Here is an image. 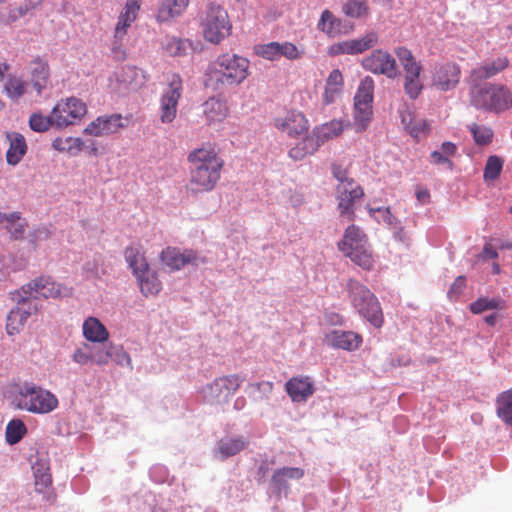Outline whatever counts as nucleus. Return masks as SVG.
Listing matches in <instances>:
<instances>
[{
	"instance_id": "obj_1",
	"label": "nucleus",
	"mask_w": 512,
	"mask_h": 512,
	"mask_svg": "<svg viewBox=\"0 0 512 512\" xmlns=\"http://www.w3.org/2000/svg\"><path fill=\"white\" fill-rule=\"evenodd\" d=\"M189 181L187 191L192 194L212 191L220 180L223 159L213 145L193 149L187 156Z\"/></svg>"
},
{
	"instance_id": "obj_2",
	"label": "nucleus",
	"mask_w": 512,
	"mask_h": 512,
	"mask_svg": "<svg viewBox=\"0 0 512 512\" xmlns=\"http://www.w3.org/2000/svg\"><path fill=\"white\" fill-rule=\"evenodd\" d=\"M250 75V61L237 54L218 56L207 68L206 86L214 90L226 86H238Z\"/></svg>"
},
{
	"instance_id": "obj_3",
	"label": "nucleus",
	"mask_w": 512,
	"mask_h": 512,
	"mask_svg": "<svg viewBox=\"0 0 512 512\" xmlns=\"http://www.w3.org/2000/svg\"><path fill=\"white\" fill-rule=\"evenodd\" d=\"M11 404L15 409L33 414H47L58 407V399L49 390L25 381L15 386L11 395Z\"/></svg>"
},
{
	"instance_id": "obj_4",
	"label": "nucleus",
	"mask_w": 512,
	"mask_h": 512,
	"mask_svg": "<svg viewBox=\"0 0 512 512\" xmlns=\"http://www.w3.org/2000/svg\"><path fill=\"white\" fill-rule=\"evenodd\" d=\"M469 95L470 103L478 109L502 112L512 106V92L502 84H473Z\"/></svg>"
},
{
	"instance_id": "obj_5",
	"label": "nucleus",
	"mask_w": 512,
	"mask_h": 512,
	"mask_svg": "<svg viewBox=\"0 0 512 512\" xmlns=\"http://www.w3.org/2000/svg\"><path fill=\"white\" fill-rule=\"evenodd\" d=\"M347 290L350 300L359 314L374 327L380 328L384 318L380 303L374 294L365 285L354 279L347 282Z\"/></svg>"
},
{
	"instance_id": "obj_6",
	"label": "nucleus",
	"mask_w": 512,
	"mask_h": 512,
	"mask_svg": "<svg viewBox=\"0 0 512 512\" xmlns=\"http://www.w3.org/2000/svg\"><path fill=\"white\" fill-rule=\"evenodd\" d=\"M201 28L206 41L219 44L230 36L232 23L222 6L210 3L201 19Z\"/></svg>"
},
{
	"instance_id": "obj_7",
	"label": "nucleus",
	"mask_w": 512,
	"mask_h": 512,
	"mask_svg": "<svg viewBox=\"0 0 512 512\" xmlns=\"http://www.w3.org/2000/svg\"><path fill=\"white\" fill-rule=\"evenodd\" d=\"M395 54L405 71L403 83L405 94L410 99L415 100L419 97L424 88L423 83L420 80L422 66L416 61L411 51L406 47L396 48Z\"/></svg>"
},
{
	"instance_id": "obj_8",
	"label": "nucleus",
	"mask_w": 512,
	"mask_h": 512,
	"mask_svg": "<svg viewBox=\"0 0 512 512\" xmlns=\"http://www.w3.org/2000/svg\"><path fill=\"white\" fill-rule=\"evenodd\" d=\"M183 93V81L179 74L173 73L167 77V85L160 97V121L163 124L172 123L177 116L178 102Z\"/></svg>"
},
{
	"instance_id": "obj_9",
	"label": "nucleus",
	"mask_w": 512,
	"mask_h": 512,
	"mask_svg": "<svg viewBox=\"0 0 512 512\" xmlns=\"http://www.w3.org/2000/svg\"><path fill=\"white\" fill-rule=\"evenodd\" d=\"M52 126L65 128L74 125L87 112L84 102L75 97L60 100L52 109Z\"/></svg>"
},
{
	"instance_id": "obj_10",
	"label": "nucleus",
	"mask_w": 512,
	"mask_h": 512,
	"mask_svg": "<svg viewBox=\"0 0 512 512\" xmlns=\"http://www.w3.org/2000/svg\"><path fill=\"white\" fill-rule=\"evenodd\" d=\"M362 67L376 75H384L389 79H394L398 74V68L395 58L382 49H376L370 55L363 58Z\"/></svg>"
},
{
	"instance_id": "obj_11",
	"label": "nucleus",
	"mask_w": 512,
	"mask_h": 512,
	"mask_svg": "<svg viewBox=\"0 0 512 512\" xmlns=\"http://www.w3.org/2000/svg\"><path fill=\"white\" fill-rule=\"evenodd\" d=\"M363 196V188L357 182L337 186L338 211L342 221L349 222L354 220L355 202Z\"/></svg>"
},
{
	"instance_id": "obj_12",
	"label": "nucleus",
	"mask_w": 512,
	"mask_h": 512,
	"mask_svg": "<svg viewBox=\"0 0 512 512\" xmlns=\"http://www.w3.org/2000/svg\"><path fill=\"white\" fill-rule=\"evenodd\" d=\"M21 293L28 301L31 299L57 298L62 295V286L49 276H40L27 285L22 286Z\"/></svg>"
},
{
	"instance_id": "obj_13",
	"label": "nucleus",
	"mask_w": 512,
	"mask_h": 512,
	"mask_svg": "<svg viewBox=\"0 0 512 512\" xmlns=\"http://www.w3.org/2000/svg\"><path fill=\"white\" fill-rule=\"evenodd\" d=\"M161 262L164 266L169 268L170 271H177L186 265H198L199 261L202 263L204 259H201L197 252L192 249L181 250L176 247H167L161 252Z\"/></svg>"
},
{
	"instance_id": "obj_14",
	"label": "nucleus",
	"mask_w": 512,
	"mask_h": 512,
	"mask_svg": "<svg viewBox=\"0 0 512 512\" xmlns=\"http://www.w3.org/2000/svg\"><path fill=\"white\" fill-rule=\"evenodd\" d=\"M242 383L243 379L237 374L216 378L208 387L210 397L218 404L227 403Z\"/></svg>"
},
{
	"instance_id": "obj_15",
	"label": "nucleus",
	"mask_w": 512,
	"mask_h": 512,
	"mask_svg": "<svg viewBox=\"0 0 512 512\" xmlns=\"http://www.w3.org/2000/svg\"><path fill=\"white\" fill-rule=\"evenodd\" d=\"M275 127L291 138H298L308 132L309 121L302 112L291 110L284 117L275 119Z\"/></svg>"
},
{
	"instance_id": "obj_16",
	"label": "nucleus",
	"mask_w": 512,
	"mask_h": 512,
	"mask_svg": "<svg viewBox=\"0 0 512 512\" xmlns=\"http://www.w3.org/2000/svg\"><path fill=\"white\" fill-rule=\"evenodd\" d=\"M461 69L458 64L447 62L438 66L433 74L432 83L441 91H449L458 85Z\"/></svg>"
},
{
	"instance_id": "obj_17",
	"label": "nucleus",
	"mask_w": 512,
	"mask_h": 512,
	"mask_svg": "<svg viewBox=\"0 0 512 512\" xmlns=\"http://www.w3.org/2000/svg\"><path fill=\"white\" fill-rule=\"evenodd\" d=\"M36 310V306L32 305L31 301H28L24 296H22L18 306L12 309L7 315V333L9 335L19 333L23 329L27 319L32 315V313L36 312Z\"/></svg>"
},
{
	"instance_id": "obj_18",
	"label": "nucleus",
	"mask_w": 512,
	"mask_h": 512,
	"mask_svg": "<svg viewBox=\"0 0 512 512\" xmlns=\"http://www.w3.org/2000/svg\"><path fill=\"white\" fill-rule=\"evenodd\" d=\"M124 127L122 117L118 114L110 116H100L93 120L84 129V133L94 137H103L117 133Z\"/></svg>"
},
{
	"instance_id": "obj_19",
	"label": "nucleus",
	"mask_w": 512,
	"mask_h": 512,
	"mask_svg": "<svg viewBox=\"0 0 512 512\" xmlns=\"http://www.w3.org/2000/svg\"><path fill=\"white\" fill-rule=\"evenodd\" d=\"M324 342L335 349L354 351L362 344V337L353 331L333 330L325 335Z\"/></svg>"
},
{
	"instance_id": "obj_20",
	"label": "nucleus",
	"mask_w": 512,
	"mask_h": 512,
	"mask_svg": "<svg viewBox=\"0 0 512 512\" xmlns=\"http://www.w3.org/2000/svg\"><path fill=\"white\" fill-rule=\"evenodd\" d=\"M317 29L329 38H335L352 31L353 25L348 27L343 19L336 17L329 9H325L318 20Z\"/></svg>"
},
{
	"instance_id": "obj_21",
	"label": "nucleus",
	"mask_w": 512,
	"mask_h": 512,
	"mask_svg": "<svg viewBox=\"0 0 512 512\" xmlns=\"http://www.w3.org/2000/svg\"><path fill=\"white\" fill-rule=\"evenodd\" d=\"M285 390L293 402H305L313 395L314 384L309 376H295L285 384Z\"/></svg>"
},
{
	"instance_id": "obj_22",
	"label": "nucleus",
	"mask_w": 512,
	"mask_h": 512,
	"mask_svg": "<svg viewBox=\"0 0 512 512\" xmlns=\"http://www.w3.org/2000/svg\"><path fill=\"white\" fill-rule=\"evenodd\" d=\"M508 65L509 60L505 56H501L492 61L485 62L483 65L472 69L468 78V82L471 86L473 84H481V81L500 73L505 68H507Z\"/></svg>"
},
{
	"instance_id": "obj_23",
	"label": "nucleus",
	"mask_w": 512,
	"mask_h": 512,
	"mask_svg": "<svg viewBox=\"0 0 512 512\" xmlns=\"http://www.w3.org/2000/svg\"><path fill=\"white\" fill-rule=\"evenodd\" d=\"M203 115L208 125H216L223 122L230 113L226 100L211 97L202 105Z\"/></svg>"
},
{
	"instance_id": "obj_24",
	"label": "nucleus",
	"mask_w": 512,
	"mask_h": 512,
	"mask_svg": "<svg viewBox=\"0 0 512 512\" xmlns=\"http://www.w3.org/2000/svg\"><path fill=\"white\" fill-rule=\"evenodd\" d=\"M6 139L9 143V148L6 152V162L11 166H16L21 162L27 153V143L24 136L18 132H6Z\"/></svg>"
},
{
	"instance_id": "obj_25",
	"label": "nucleus",
	"mask_w": 512,
	"mask_h": 512,
	"mask_svg": "<svg viewBox=\"0 0 512 512\" xmlns=\"http://www.w3.org/2000/svg\"><path fill=\"white\" fill-rule=\"evenodd\" d=\"M366 246H368L366 235L358 226H348L343 239L338 243V248L344 255Z\"/></svg>"
},
{
	"instance_id": "obj_26",
	"label": "nucleus",
	"mask_w": 512,
	"mask_h": 512,
	"mask_svg": "<svg viewBox=\"0 0 512 512\" xmlns=\"http://www.w3.org/2000/svg\"><path fill=\"white\" fill-rule=\"evenodd\" d=\"M49 65L37 57L30 63V81L33 88L40 94L49 84Z\"/></svg>"
},
{
	"instance_id": "obj_27",
	"label": "nucleus",
	"mask_w": 512,
	"mask_h": 512,
	"mask_svg": "<svg viewBox=\"0 0 512 512\" xmlns=\"http://www.w3.org/2000/svg\"><path fill=\"white\" fill-rule=\"evenodd\" d=\"M320 146V141L312 131L289 150L288 156L293 161H302L306 157L313 155Z\"/></svg>"
},
{
	"instance_id": "obj_28",
	"label": "nucleus",
	"mask_w": 512,
	"mask_h": 512,
	"mask_svg": "<svg viewBox=\"0 0 512 512\" xmlns=\"http://www.w3.org/2000/svg\"><path fill=\"white\" fill-rule=\"evenodd\" d=\"M305 472L299 467H283L274 471L271 484L274 491L280 494L288 488V480H299L304 476Z\"/></svg>"
},
{
	"instance_id": "obj_29",
	"label": "nucleus",
	"mask_w": 512,
	"mask_h": 512,
	"mask_svg": "<svg viewBox=\"0 0 512 512\" xmlns=\"http://www.w3.org/2000/svg\"><path fill=\"white\" fill-rule=\"evenodd\" d=\"M84 338L91 343H104L109 339V331L96 317H88L82 325Z\"/></svg>"
},
{
	"instance_id": "obj_30",
	"label": "nucleus",
	"mask_w": 512,
	"mask_h": 512,
	"mask_svg": "<svg viewBox=\"0 0 512 512\" xmlns=\"http://www.w3.org/2000/svg\"><path fill=\"white\" fill-rule=\"evenodd\" d=\"M344 86V79L339 69L332 70L325 82L323 103L330 105L340 96Z\"/></svg>"
},
{
	"instance_id": "obj_31",
	"label": "nucleus",
	"mask_w": 512,
	"mask_h": 512,
	"mask_svg": "<svg viewBox=\"0 0 512 512\" xmlns=\"http://www.w3.org/2000/svg\"><path fill=\"white\" fill-rule=\"evenodd\" d=\"M125 260L134 276L148 273L149 264L140 245H130L124 252Z\"/></svg>"
},
{
	"instance_id": "obj_32",
	"label": "nucleus",
	"mask_w": 512,
	"mask_h": 512,
	"mask_svg": "<svg viewBox=\"0 0 512 512\" xmlns=\"http://www.w3.org/2000/svg\"><path fill=\"white\" fill-rule=\"evenodd\" d=\"M190 0H163L157 12V21L169 22L179 17L188 7Z\"/></svg>"
},
{
	"instance_id": "obj_33",
	"label": "nucleus",
	"mask_w": 512,
	"mask_h": 512,
	"mask_svg": "<svg viewBox=\"0 0 512 512\" xmlns=\"http://www.w3.org/2000/svg\"><path fill=\"white\" fill-rule=\"evenodd\" d=\"M118 82L128 90L137 91L145 85L146 78L141 70L134 66H125L117 75Z\"/></svg>"
},
{
	"instance_id": "obj_34",
	"label": "nucleus",
	"mask_w": 512,
	"mask_h": 512,
	"mask_svg": "<svg viewBox=\"0 0 512 512\" xmlns=\"http://www.w3.org/2000/svg\"><path fill=\"white\" fill-rule=\"evenodd\" d=\"M405 130L415 139L427 137L430 132L429 123L423 119L416 117L411 112H405L401 116Z\"/></svg>"
},
{
	"instance_id": "obj_35",
	"label": "nucleus",
	"mask_w": 512,
	"mask_h": 512,
	"mask_svg": "<svg viewBox=\"0 0 512 512\" xmlns=\"http://www.w3.org/2000/svg\"><path fill=\"white\" fill-rule=\"evenodd\" d=\"M165 52L172 57H182L195 50L194 44L189 39L176 36H167L162 43Z\"/></svg>"
},
{
	"instance_id": "obj_36",
	"label": "nucleus",
	"mask_w": 512,
	"mask_h": 512,
	"mask_svg": "<svg viewBox=\"0 0 512 512\" xmlns=\"http://www.w3.org/2000/svg\"><path fill=\"white\" fill-rule=\"evenodd\" d=\"M274 390L271 381L249 383L245 389L248 398L254 403L268 402Z\"/></svg>"
},
{
	"instance_id": "obj_37",
	"label": "nucleus",
	"mask_w": 512,
	"mask_h": 512,
	"mask_svg": "<svg viewBox=\"0 0 512 512\" xmlns=\"http://www.w3.org/2000/svg\"><path fill=\"white\" fill-rule=\"evenodd\" d=\"M378 39L379 38L377 33L374 31H370L360 38L346 40L347 54H361L376 46V44L378 43Z\"/></svg>"
},
{
	"instance_id": "obj_38",
	"label": "nucleus",
	"mask_w": 512,
	"mask_h": 512,
	"mask_svg": "<svg viewBox=\"0 0 512 512\" xmlns=\"http://www.w3.org/2000/svg\"><path fill=\"white\" fill-rule=\"evenodd\" d=\"M135 277L138 281L140 291L145 297L156 296L162 289V284L157 274L151 271L150 268H148V273L145 272Z\"/></svg>"
},
{
	"instance_id": "obj_39",
	"label": "nucleus",
	"mask_w": 512,
	"mask_h": 512,
	"mask_svg": "<svg viewBox=\"0 0 512 512\" xmlns=\"http://www.w3.org/2000/svg\"><path fill=\"white\" fill-rule=\"evenodd\" d=\"M344 130V124L341 120L333 119L320 126H316L312 131L323 145L329 139L338 137Z\"/></svg>"
},
{
	"instance_id": "obj_40",
	"label": "nucleus",
	"mask_w": 512,
	"mask_h": 512,
	"mask_svg": "<svg viewBox=\"0 0 512 512\" xmlns=\"http://www.w3.org/2000/svg\"><path fill=\"white\" fill-rule=\"evenodd\" d=\"M496 414L505 424L512 426V388L497 396Z\"/></svg>"
},
{
	"instance_id": "obj_41",
	"label": "nucleus",
	"mask_w": 512,
	"mask_h": 512,
	"mask_svg": "<svg viewBox=\"0 0 512 512\" xmlns=\"http://www.w3.org/2000/svg\"><path fill=\"white\" fill-rule=\"evenodd\" d=\"M342 13L352 19H365L370 14V7L365 0H347L341 6Z\"/></svg>"
},
{
	"instance_id": "obj_42",
	"label": "nucleus",
	"mask_w": 512,
	"mask_h": 512,
	"mask_svg": "<svg viewBox=\"0 0 512 512\" xmlns=\"http://www.w3.org/2000/svg\"><path fill=\"white\" fill-rule=\"evenodd\" d=\"M247 447V441L239 436L236 438H223L218 442L217 450L222 458L232 457Z\"/></svg>"
},
{
	"instance_id": "obj_43",
	"label": "nucleus",
	"mask_w": 512,
	"mask_h": 512,
	"mask_svg": "<svg viewBox=\"0 0 512 512\" xmlns=\"http://www.w3.org/2000/svg\"><path fill=\"white\" fill-rule=\"evenodd\" d=\"M84 142L80 138L57 137L52 142V148L59 152H66L70 155H77L82 151Z\"/></svg>"
},
{
	"instance_id": "obj_44",
	"label": "nucleus",
	"mask_w": 512,
	"mask_h": 512,
	"mask_svg": "<svg viewBox=\"0 0 512 512\" xmlns=\"http://www.w3.org/2000/svg\"><path fill=\"white\" fill-rule=\"evenodd\" d=\"M373 116L372 105H361L354 103V126L356 131L363 132L369 126Z\"/></svg>"
},
{
	"instance_id": "obj_45",
	"label": "nucleus",
	"mask_w": 512,
	"mask_h": 512,
	"mask_svg": "<svg viewBox=\"0 0 512 512\" xmlns=\"http://www.w3.org/2000/svg\"><path fill=\"white\" fill-rule=\"evenodd\" d=\"M27 82L21 77L9 76L4 84V92L13 101L19 100L27 91Z\"/></svg>"
},
{
	"instance_id": "obj_46",
	"label": "nucleus",
	"mask_w": 512,
	"mask_h": 512,
	"mask_svg": "<svg viewBox=\"0 0 512 512\" xmlns=\"http://www.w3.org/2000/svg\"><path fill=\"white\" fill-rule=\"evenodd\" d=\"M374 94V80L370 76L364 77L357 89L354 103L361 105H372Z\"/></svg>"
},
{
	"instance_id": "obj_47",
	"label": "nucleus",
	"mask_w": 512,
	"mask_h": 512,
	"mask_svg": "<svg viewBox=\"0 0 512 512\" xmlns=\"http://www.w3.org/2000/svg\"><path fill=\"white\" fill-rule=\"evenodd\" d=\"M504 307V301L500 298L479 297L469 305L473 314H481L487 310H500Z\"/></svg>"
},
{
	"instance_id": "obj_48",
	"label": "nucleus",
	"mask_w": 512,
	"mask_h": 512,
	"mask_svg": "<svg viewBox=\"0 0 512 512\" xmlns=\"http://www.w3.org/2000/svg\"><path fill=\"white\" fill-rule=\"evenodd\" d=\"M26 433L27 428L24 422L20 419H13L6 426V442L10 445L17 444Z\"/></svg>"
},
{
	"instance_id": "obj_49",
	"label": "nucleus",
	"mask_w": 512,
	"mask_h": 512,
	"mask_svg": "<svg viewBox=\"0 0 512 512\" xmlns=\"http://www.w3.org/2000/svg\"><path fill=\"white\" fill-rule=\"evenodd\" d=\"M345 256L350 258V260L353 263H355L356 265H358L359 267H361L364 270L370 271L374 267L375 261H374L372 252L368 246H366L360 250L353 251Z\"/></svg>"
},
{
	"instance_id": "obj_50",
	"label": "nucleus",
	"mask_w": 512,
	"mask_h": 512,
	"mask_svg": "<svg viewBox=\"0 0 512 512\" xmlns=\"http://www.w3.org/2000/svg\"><path fill=\"white\" fill-rule=\"evenodd\" d=\"M503 168V160L496 155L489 156L483 173L484 180L487 181H494L496 180L502 171Z\"/></svg>"
},
{
	"instance_id": "obj_51",
	"label": "nucleus",
	"mask_w": 512,
	"mask_h": 512,
	"mask_svg": "<svg viewBox=\"0 0 512 512\" xmlns=\"http://www.w3.org/2000/svg\"><path fill=\"white\" fill-rule=\"evenodd\" d=\"M303 52L292 42H277V60L284 57L290 61L300 59Z\"/></svg>"
},
{
	"instance_id": "obj_52",
	"label": "nucleus",
	"mask_w": 512,
	"mask_h": 512,
	"mask_svg": "<svg viewBox=\"0 0 512 512\" xmlns=\"http://www.w3.org/2000/svg\"><path fill=\"white\" fill-rule=\"evenodd\" d=\"M468 129L477 144L487 145L492 141L493 131L490 128L472 123L468 126Z\"/></svg>"
},
{
	"instance_id": "obj_53",
	"label": "nucleus",
	"mask_w": 512,
	"mask_h": 512,
	"mask_svg": "<svg viewBox=\"0 0 512 512\" xmlns=\"http://www.w3.org/2000/svg\"><path fill=\"white\" fill-rule=\"evenodd\" d=\"M111 360L118 366H127L130 370L133 369L132 359L125 351L122 345H115L110 343Z\"/></svg>"
},
{
	"instance_id": "obj_54",
	"label": "nucleus",
	"mask_w": 512,
	"mask_h": 512,
	"mask_svg": "<svg viewBox=\"0 0 512 512\" xmlns=\"http://www.w3.org/2000/svg\"><path fill=\"white\" fill-rule=\"evenodd\" d=\"M29 126L35 132H45L52 126V112L49 116L33 113L29 119Z\"/></svg>"
},
{
	"instance_id": "obj_55",
	"label": "nucleus",
	"mask_w": 512,
	"mask_h": 512,
	"mask_svg": "<svg viewBox=\"0 0 512 512\" xmlns=\"http://www.w3.org/2000/svg\"><path fill=\"white\" fill-rule=\"evenodd\" d=\"M254 53L269 61L277 60V41L255 45Z\"/></svg>"
},
{
	"instance_id": "obj_56",
	"label": "nucleus",
	"mask_w": 512,
	"mask_h": 512,
	"mask_svg": "<svg viewBox=\"0 0 512 512\" xmlns=\"http://www.w3.org/2000/svg\"><path fill=\"white\" fill-rule=\"evenodd\" d=\"M92 363L98 366H106L111 361L110 344L103 347L91 346Z\"/></svg>"
},
{
	"instance_id": "obj_57",
	"label": "nucleus",
	"mask_w": 512,
	"mask_h": 512,
	"mask_svg": "<svg viewBox=\"0 0 512 512\" xmlns=\"http://www.w3.org/2000/svg\"><path fill=\"white\" fill-rule=\"evenodd\" d=\"M72 360L82 366L92 363L91 345L88 343H82L81 346L74 350Z\"/></svg>"
},
{
	"instance_id": "obj_58",
	"label": "nucleus",
	"mask_w": 512,
	"mask_h": 512,
	"mask_svg": "<svg viewBox=\"0 0 512 512\" xmlns=\"http://www.w3.org/2000/svg\"><path fill=\"white\" fill-rule=\"evenodd\" d=\"M369 213L372 219L376 222H384L387 224H391L392 222V214L390 212L389 207H378V208H369Z\"/></svg>"
},
{
	"instance_id": "obj_59",
	"label": "nucleus",
	"mask_w": 512,
	"mask_h": 512,
	"mask_svg": "<svg viewBox=\"0 0 512 512\" xmlns=\"http://www.w3.org/2000/svg\"><path fill=\"white\" fill-rule=\"evenodd\" d=\"M140 2L141 0H127L124 10L120 14L122 18H125L133 23L140 9Z\"/></svg>"
},
{
	"instance_id": "obj_60",
	"label": "nucleus",
	"mask_w": 512,
	"mask_h": 512,
	"mask_svg": "<svg viewBox=\"0 0 512 512\" xmlns=\"http://www.w3.org/2000/svg\"><path fill=\"white\" fill-rule=\"evenodd\" d=\"M466 287V278L464 276H458L448 291V297L450 300H457L463 293Z\"/></svg>"
},
{
	"instance_id": "obj_61",
	"label": "nucleus",
	"mask_w": 512,
	"mask_h": 512,
	"mask_svg": "<svg viewBox=\"0 0 512 512\" xmlns=\"http://www.w3.org/2000/svg\"><path fill=\"white\" fill-rule=\"evenodd\" d=\"M332 175L339 181L338 185H344L350 182H356L354 179L348 177L347 169L341 165L333 164L331 167Z\"/></svg>"
},
{
	"instance_id": "obj_62",
	"label": "nucleus",
	"mask_w": 512,
	"mask_h": 512,
	"mask_svg": "<svg viewBox=\"0 0 512 512\" xmlns=\"http://www.w3.org/2000/svg\"><path fill=\"white\" fill-rule=\"evenodd\" d=\"M52 482L51 475L49 473H35V487L39 492H43Z\"/></svg>"
},
{
	"instance_id": "obj_63",
	"label": "nucleus",
	"mask_w": 512,
	"mask_h": 512,
	"mask_svg": "<svg viewBox=\"0 0 512 512\" xmlns=\"http://www.w3.org/2000/svg\"><path fill=\"white\" fill-rule=\"evenodd\" d=\"M415 196L417 201L422 205L429 204L431 201L430 191L422 185H416Z\"/></svg>"
},
{
	"instance_id": "obj_64",
	"label": "nucleus",
	"mask_w": 512,
	"mask_h": 512,
	"mask_svg": "<svg viewBox=\"0 0 512 512\" xmlns=\"http://www.w3.org/2000/svg\"><path fill=\"white\" fill-rule=\"evenodd\" d=\"M433 163L437 165H447L450 169L453 167V162L445 154L439 151H433L431 153Z\"/></svg>"
}]
</instances>
